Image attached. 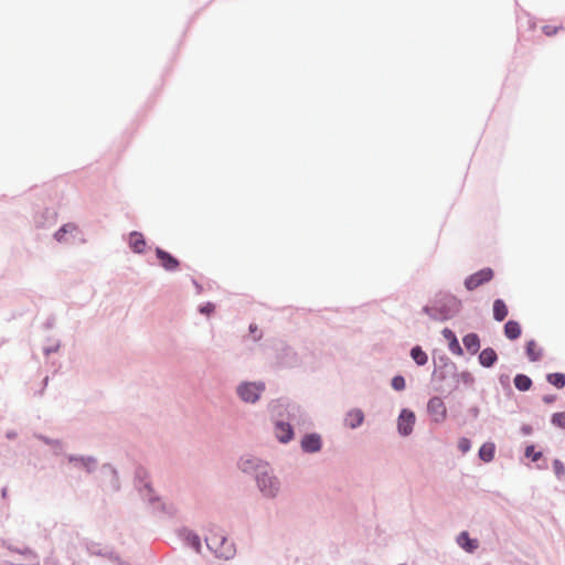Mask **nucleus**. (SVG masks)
<instances>
[{
	"mask_svg": "<svg viewBox=\"0 0 565 565\" xmlns=\"http://www.w3.org/2000/svg\"><path fill=\"white\" fill-rule=\"evenodd\" d=\"M241 468L243 471L257 470L256 480L260 491L269 498L277 494L279 490V482L271 475L267 463H263L254 458H246L241 460Z\"/></svg>",
	"mask_w": 565,
	"mask_h": 565,
	"instance_id": "f257e3e1",
	"label": "nucleus"
},
{
	"mask_svg": "<svg viewBox=\"0 0 565 565\" xmlns=\"http://www.w3.org/2000/svg\"><path fill=\"white\" fill-rule=\"evenodd\" d=\"M461 309V301L449 294L437 295L431 305L424 307V312L437 321L454 318Z\"/></svg>",
	"mask_w": 565,
	"mask_h": 565,
	"instance_id": "f03ea898",
	"label": "nucleus"
},
{
	"mask_svg": "<svg viewBox=\"0 0 565 565\" xmlns=\"http://www.w3.org/2000/svg\"><path fill=\"white\" fill-rule=\"evenodd\" d=\"M207 547L218 557L230 558L234 554L233 544L221 533L211 531L205 537Z\"/></svg>",
	"mask_w": 565,
	"mask_h": 565,
	"instance_id": "7ed1b4c3",
	"label": "nucleus"
},
{
	"mask_svg": "<svg viewBox=\"0 0 565 565\" xmlns=\"http://www.w3.org/2000/svg\"><path fill=\"white\" fill-rule=\"evenodd\" d=\"M263 383H244L238 386L237 393L239 397L247 403H255L264 392Z\"/></svg>",
	"mask_w": 565,
	"mask_h": 565,
	"instance_id": "20e7f679",
	"label": "nucleus"
},
{
	"mask_svg": "<svg viewBox=\"0 0 565 565\" xmlns=\"http://www.w3.org/2000/svg\"><path fill=\"white\" fill-rule=\"evenodd\" d=\"M416 416L411 409L404 408L397 418V431L401 436L407 437L413 433Z\"/></svg>",
	"mask_w": 565,
	"mask_h": 565,
	"instance_id": "39448f33",
	"label": "nucleus"
},
{
	"mask_svg": "<svg viewBox=\"0 0 565 565\" xmlns=\"http://www.w3.org/2000/svg\"><path fill=\"white\" fill-rule=\"evenodd\" d=\"M493 278V270L491 268H483L465 279V287L467 290L471 291L478 288L479 286L490 281Z\"/></svg>",
	"mask_w": 565,
	"mask_h": 565,
	"instance_id": "423d86ee",
	"label": "nucleus"
},
{
	"mask_svg": "<svg viewBox=\"0 0 565 565\" xmlns=\"http://www.w3.org/2000/svg\"><path fill=\"white\" fill-rule=\"evenodd\" d=\"M427 412L435 423H441L447 414L446 405L438 396H434L428 401Z\"/></svg>",
	"mask_w": 565,
	"mask_h": 565,
	"instance_id": "0eeeda50",
	"label": "nucleus"
},
{
	"mask_svg": "<svg viewBox=\"0 0 565 565\" xmlns=\"http://www.w3.org/2000/svg\"><path fill=\"white\" fill-rule=\"evenodd\" d=\"M456 542L467 553H473L479 547L478 540L471 539L466 531L458 534Z\"/></svg>",
	"mask_w": 565,
	"mask_h": 565,
	"instance_id": "6e6552de",
	"label": "nucleus"
},
{
	"mask_svg": "<svg viewBox=\"0 0 565 565\" xmlns=\"http://www.w3.org/2000/svg\"><path fill=\"white\" fill-rule=\"evenodd\" d=\"M441 334L448 341L449 351L452 354H456V355H462L463 354L462 348L459 344V341H458L456 334L454 333V331H451L448 328H445L441 331Z\"/></svg>",
	"mask_w": 565,
	"mask_h": 565,
	"instance_id": "1a4fd4ad",
	"label": "nucleus"
},
{
	"mask_svg": "<svg viewBox=\"0 0 565 565\" xmlns=\"http://www.w3.org/2000/svg\"><path fill=\"white\" fill-rule=\"evenodd\" d=\"M157 257L160 260L161 266L167 270H174L179 267V262L172 255L164 252L161 248L156 250Z\"/></svg>",
	"mask_w": 565,
	"mask_h": 565,
	"instance_id": "9d476101",
	"label": "nucleus"
},
{
	"mask_svg": "<svg viewBox=\"0 0 565 565\" xmlns=\"http://www.w3.org/2000/svg\"><path fill=\"white\" fill-rule=\"evenodd\" d=\"M301 447L307 452L318 451L321 447V439L319 435H306L301 440Z\"/></svg>",
	"mask_w": 565,
	"mask_h": 565,
	"instance_id": "9b49d317",
	"label": "nucleus"
},
{
	"mask_svg": "<svg viewBox=\"0 0 565 565\" xmlns=\"http://www.w3.org/2000/svg\"><path fill=\"white\" fill-rule=\"evenodd\" d=\"M276 437L281 443H288L292 438V429L288 423L278 422L275 427Z\"/></svg>",
	"mask_w": 565,
	"mask_h": 565,
	"instance_id": "f8f14e48",
	"label": "nucleus"
},
{
	"mask_svg": "<svg viewBox=\"0 0 565 565\" xmlns=\"http://www.w3.org/2000/svg\"><path fill=\"white\" fill-rule=\"evenodd\" d=\"M497 360L498 355L492 348H486L479 354V362L483 367L493 366Z\"/></svg>",
	"mask_w": 565,
	"mask_h": 565,
	"instance_id": "ddd939ff",
	"label": "nucleus"
},
{
	"mask_svg": "<svg viewBox=\"0 0 565 565\" xmlns=\"http://www.w3.org/2000/svg\"><path fill=\"white\" fill-rule=\"evenodd\" d=\"M462 343L471 354H476L480 349V339L477 333L466 334L462 339Z\"/></svg>",
	"mask_w": 565,
	"mask_h": 565,
	"instance_id": "4468645a",
	"label": "nucleus"
},
{
	"mask_svg": "<svg viewBox=\"0 0 565 565\" xmlns=\"http://www.w3.org/2000/svg\"><path fill=\"white\" fill-rule=\"evenodd\" d=\"M495 446L493 443H484L479 449V458L484 462H490L494 458Z\"/></svg>",
	"mask_w": 565,
	"mask_h": 565,
	"instance_id": "2eb2a0df",
	"label": "nucleus"
},
{
	"mask_svg": "<svg viewBox=\"0 0 565 565\" xmlns=\"http://www.w3.org/2000/svg\"><path fill=\"white\" fill-rule=\"evenodd\" d=\"M129 245L136 253H142L146 247V241L140 233L134 232L129 237Z\"/></svg>",
	"mask_w": 565,
	"mask_h": 565,
	"instance_id": "dca6fc26",
	"label": "nucleus"
},
{
	"mask_svg": "<svg viewBox=\"0 0 565 565\" xmlns=\"http://www.w3.org/2000/svg\"><path fill=\"white\" fill-rule=\"evenodd\" d=\"M504 334L510 340H515L521 335V327L519 322L509 320L504 326Z\"/></svg>",
	"mask_w": 565,
	"mask_h": 565,
	"instance_id": "f3484780",
	"label": "nucleus"
},
{
	"mask_svg": "<svg viewBox=\"0 0 565 565\" xmlns=\"http://www.w3.org/2000/svg\"><path fill=\"white\" fill-rule=\"evenodd\" d=\"M363 418H364V416H363L362 411L353 409L348 413V415L345 417V424L350 428H355L359 425H361V423L363 422Z\"/></svg>",
	"mask_w": 565,
	"mask_h": 565,
	"instance_id": "a211bd4d",
	"label": "nucleus"
},
{
	"mask_svg": "<svg viewBox=\"0 0 565 565\" xmlns=\"http://www.w3.org/2000/svg\"><path fill=\"white\" fill-rule=\"evenodd\" d=\"M508 316V308L502 299H497L493 302V318L497 321H503Z\"/></svg>",
	"mask_w": 565,
	"mask_h": 565,
	"instance_id": "6ab92c4d",
	"label": "nucleus"
},
{
	"mask_svg": "<svg viewBox=\"0 0 565 565\" xmlns=\"http://www.w3.org/2000/svg\"><path fill=\"white\" fill-rule=\"evenodd\" d=\"M411 356L414 360V362L419 366L425 365L428 361L427 354L423 351V349L419 345L412 348Z\"/></svg>",
	"mask_w": 565,
	"mask_h": 565,
	"instance_id": "aec40b11",
	"label": "nucleus"
},
{
	"mask_svg": "<svg viewBox=\"0 0 565 565\" xmlns=\"http://www.w3.org/2000/svg\"><path fill=\"white\" fill-rule=\"evenodd\" d=\"M526 355L532 362H536L541 359L542 352L537 349L536 342L534 340H530L526 343Z\"/></svg>",
	"mask_w": 565,
	"mask_h": 565,
	"instance_id": "412c9836",
	"label": "nucleus"
},
{
	"mask_svg": "<svg viewBox=\"0 0 565 565\" xmlns=\"http://www.w3.org/2000/svg\"><path fill=\"white\" fill-rule=\"evenodd\" d=\"M514 385L519 391L525 392L531 388L532 380L524 374H518L514 377Z\"/></svg>",
	"mask_w": 565,
	"mask_h": 565,
	"instance_id": "4be33fe9",
	"label": "nucleus"
},
{
	"mask_svg": "<svg viewBox=\"0 0 565 565\" xmlns=\"http://www.w3.org/2000/svg\"><path fill=\"white\" fill-rule=\"evenodd\" d=\"M546 379L550 384L557 388L565 386V374L563 373H550Z\"/></svg>",
	"mask_w": 565,
	"mask_h": 565,
	"instance_id": "5701e85b",
	"label": "nucleus"
},
{
	"mask_svg": "<svg viewBox=\"0 0 565 565\" xmlns=\"http://www.w3.org/2000/svg\"><path fill=\"white\" fill-rule=\"evenodd\" d=\"M458 381L467 386H471L475 383V377L469 371H463L458 374Z\"/></svg>",
	"mask_w": 565,
	"mask_h": 565,
	"instance_id": "b1692460",
	"label": "nucleus"
},
{
	"mask_svg": "<svg viewBox=\"0 0 565 565\" xmlns=\"http://www.w3.org/2000/svg\"><path fill=\"white\" fill-rule=\"evenodd\" d=\"M391 386L396 391H403L406 386L405 379L402 375H396L391 380Z\"/></svg>",
	"mask_w": 565,
	"mask_h": 565,
	"instance_id": "393cba45",
	"label": "nucleus"
},
{
	"mask_svg": "<svg viewBox=\"0 0 565 565\" xmlns=\"http://www.w3.org/2000/svg\"><path fill=\"white\" fill-rule=\"evenodd\" d=\"M553 468L557 479L562 480L565 476V466L563 462L558 459H555L553 461Z\"/></svg>",
	"mask_w": 565,
	"mask_h": 565,
	"instance_id": "a878e982",
	"label": "nucleus"
},
{
	"mask_svg": "<svg viewBox=\"0 0 565 565\" xmlns=\"http://www.w3.org/2000/svg\"><path fill=\"white\" fill-rule=\"evenodd\" d=\"M525 457L531 458L532 461H539L542 457V452L535 451L534 446L530 445L525 448Z\"/></svg>",
	"mask_w": 565,
	"mask_h": 565,
	"instance_id": "bb28decb",
	"label": "nucleus"
},
{
	"mask_svg": "<svg viewBox=\"0 0 565 565\" xmlns=\"http://www.w3.org/2000/svg\"><path fill=\"white\" fill-rule=\"evenodd\" d=\"M552 424L561 428H565V413L553 414Z\"/></svg>",
	"mask_w": 565,
	"mask_h": 565,
	"instance_id": "cd10ccee",
	"label": "nucleus"
},
{
	"mask_svg": "<svg viewBox=\"0 0 565 565\" xmlns=\"http://www.w3.org/2000/svg\"><path fill=\"white\" fill-rule=\"evenodd\" d=\"M458 449L462 454H467L471 449V441L468 438H466V437H461L458 440Z\"/></svg>",
	"mask_w": 565,
	"mask_h": 565,
	"instance_id": "c85d7f7f",
	"label": "nucleus"
},
{
	"mask_svg": "<svg viewBox=\"0 0 565 565\" xmlns=\"http://www.w3.org/2000/svg\"><path fill=\"white\" fill-rule=\"evenodd\" d=\"M76 230V226L74 224H66L62 226L56 233L55 238L61 242V234H66L68 232H73Z\"/></svg>",
	"mask_w": 565,
	"mask_h": 565,
	"instance_id": "c756f323",
	"label": "nucleus"
},
{
	"mask_svg": "<svg viewBox=\"0 0 565 565\" xmlns=\"http://www.w3.org/2000/svg\"><path fill=\"white\" fill-rule=\"evenodd\" d=\"M556 31H557V28H555V26H551V25L543 26V32L548 36L554 35L556 33Z\"/></svg>",
	"mask_w": 565,
	"mask_h": 565,
	"instance_id": "7c9ffc66",
	"label": "nucleus"
},
{
	"mask_svg": "<svg viewBox=\"0 0 565 565\" xmlns=\"http://www.w3.org/2000/svg\"><path fill=\"white\" fill-rule=\"evenodd\" d=\"M213 310H214V305H212V303H206L205 306H203V307L200 309V311H201L202 313H205V315H210L211 312H213Z\"/></svg>",
	"mask_w": 565,
	"mask_h": 565,
	"instance_id": "2f4dec72",
	"label": "nucleus"
},
{
	"mask_svg": "<svg viewBox=\"0 0 565 565\" xmlns=\"http://www.w3.org/2000/svg\"><path fill=\"white\" fill-rule=\"evenodd\" d=\"M543 401H544V403H546V404H551V403H553V402L555 401V396H554V395H545V396L543 397Z\"/></svg>",
	"mask_w": 565,
	"mask_h": 565,
	"instance_id": "473e14b6",
	"label": "nucleus"
},
{
	"mask_svg": "<svg viewBox=\"0 0 565 565\" xmlns=\"http://www.w3.org/2000/svg\"><path fill=\"white\" fill-rule=\"evenodd\" d=\"M193 546L195 547V550L198 552L200 551L201 543H200V540L196 536L193 539Z\"/></svg>",
	"mask_w": 565,
	"mask_h": 565,
	"instance_id": "72a5a7b5",
	"label": "nucleus"
},
{
	"mask_svg": "<svg viewBox=\"0 0 565 565\" xmlns=\"http://www.w3.org/2000/svg\"><path fill=\"white\" fill-rule=\"evenodd\" d=\"M249 328H250V331H252V332H254V331L256 330V327H255V326H253V324H252Z\"/></svg>",
	"mask_w": 565,
	"mask_h": 565,
	"instance_id": "f704fd0d",
	"label": "nucleus"
}]
</instances>
